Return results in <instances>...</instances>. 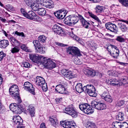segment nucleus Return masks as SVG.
Segmentation results:
<instances>
[{
  "mask_svg": "<svg viewBox=\"0 0 128 128\" xmlns=\"http://www.w3.org/2000/svg\"><path fill=\"white\" fill-rule=\"evenodd\" d=\"M66 50L67 52L72 56L77 57L82 56L80 50L76 47L70 46L66 48ZM74 62L76 64L79 65L82 64L80 60L77 57L74 59Z\"/></svg>",
  "mask_w": 128,
  "mask_h": 128,
  "instance_id": "nucleus-1",
  "label": "nucleus"
},
{
  "mask_svg": "<svg viewBox=\"0 0 128 128\" xmlns=\"http://www.w3.org/2000/svg\"><path fill=\"white\" fill-rule=\"evenodd\" d=\"M79 20V18L77 16L73 14L66 17L64 19V22L66 24L70 26L76 23Z\"/></svg>",
  "mask_w": 128,
  "mask_h": 128,
  "instance_id": "nucleus-2",
  "label": "nucleus"
},
{
  "mask_svg": "<svg viewBox=\"0 0 128 128\" xmlns=\"http://www.w3.org/2000/svg\"><path fill=\"white\" fill-rule=\"evenodd\" d=\"M22 14L25 17L31 20H36L38 19V17L36 14L35 12L32 10L26 12L24 10L21 8L20 10Z\"/></svg>",
  "mask_w": 128,
  "mask_h": 128,
  "instance_id": "nucleus-3",
  "label": "nucleus"
},
{
  "mask_svg": "<svg viewBox=\"0 0 128 128\" xmlns=\"http://www.w3.org/2000/svg\"><path fill=\"white\" fill-rule=\"evenodd\" d=\"M95 91L94 86L92 85H87L84 87V91L92 97H96L97 96Z\"/></svg>",
  "mask_w": 128,
  "mask_h": 128,
  "instance_id": "nucleus-4",
  "label": "nucleus"
},
{
  "mask_svg": "<svg viewBox=\"0 0 128 128\" xmlns=\"http://www.w3.org/2000/svg\"><path fill=\"white\" fill-rule=\"evenodd\" d=\"M41 63L46 68L52 70L56 66V64L52 60L44 57Z\"/></svg>",
  "mask_w": 128,
  "mask_h": 128,
  "instance_id": "nucleus-5",
  "label": "nucleus"
},
{
  "mask_svg": "<svg viewBox=\"0 0 128 128\" xmlns=\"http://www.w3.org/2000/svg\"><path fill=\"white\" fill-rule=\"evenodd\" d=\"M92 106L88 104L85 103L82 104L79 106V108L81 110L87 114H91L94 112Z\"/></svg>",
  "mask_w": 128,
  "mask_h": 128,
  "instance_id": "nucleus-6",
  "label": "nucleus"
},
{
  "mask_svg": "<svg viewBox=\"0 0 128 128\" xmlns=\"http://www.w3.org/2000/svg\"><path fill=\"white\" fill-rule=\"evenodd\" d=\"M64 113L71 116L72 117L76 118L77 116L78 113L71 105L65 108L64 110Z\"/></svg>",
  "mask_w": 128,
  "mask_h": 128,
  "instance_id": "nucleus-7",
  "label": "nucleus"
},
{
  "mask_svg": "<svg viewBox=\"0 0 128 128\" xmlns=\"http://www.w3.org/2000/svg\"><path fill=\"white\" fill-rule=\"evenodd\" d=\"M10 110L12 112L17 114H20L22 112V106L20 104H17L16 103L11 104L9 106Z\"/></svg>",
  "mask_w": 128,
  "mask_h": 128,
  "instance_id": "nucleus-8",
  "label": "nucleus"
},
{
  "mask_svg": "<svg viewBox=\"0 0 128 128\" xmlns=\"http://www.w3.org/2000/svg\"><path fill=\"white\" fill-rule=\"evenodd\" d=\"M23 88L24 90L28 91L33 95L35 94L34 89L31 83L28 82H25Z\"/></svg>",
  "mask_w": 128,
  "mask_h": 128,
  "instance_id": "nucleus-9",
  "label": "nucleus"
},
{
  "mask_svg": "<svg viewBox=\"0 0 128 128\" xmlns=\"http://www.w3.org/2000/svg\"><path fill=\"white\" fill-rule=\"evenodd\" d=\"M92 105V107L99 110H102L106 108V105L100 102H95Z\"/></svg>",
  "mask_w": 128,
  "mask_h": 128,
  "instance_id": "nucleus-10",
  "label": "nucleus"
},
{
  "mask_svg": "<svg viewBox=\"0 0 128 128\" xmlns=\"http://www.w3.org/2000/svg\"><path fill=\"white\" fill-rule=\"evenodd\" d=\"M66 86V84L64 83L58 84L56 86L55 90L59 93L66 94V90L65 88Z\"/></svg>",
  "mask_w": 128,
  "mask_h": 128,
  "instance_id": "nucleus-11",
  "label": "nucleus"
},
{
  "mask_svg": "<svg viewBox=\"0 0 128 128\" xmlns=\"http://www.w3.org/2000/svg\"><path fill=\"white\" fill-rule=\"evenodd\" d=\"M44 56H40L36 55L35 54H31L29 55L30 59L35 62H40L41 63Z\"/></svg>",
  "mask_w": 128,
  "mask_h": 128,
  "instance_id": "nucleus-12",
  "label": "nucleus"
},
{
  "mask_svg": "<svg viewBox=\"0 0 128 128\" xmlns=\"http://www.w3.org/2000/svg\"><path fill=\"white\" fill-rule=\"evenodd\" d=\"M114 49H111V51L110 54L112 57L114 59H116L119 55V50L115 46H112Z\"/></svg>",
  "mask_w": 128,
  "mask_h": 128,
  "instance_id": "nucleus-13",
  "label": "nucleus"
},
{
  "mask_svg": "<svg viewBox=\"0 0 128 128\" xmlns=\"http://www.w3.org/2000/svg\"><path fill=\"white\" fill-rule=\"evenodd\" d=\"M67 11L66 10H61L56 12H54V14L55 16L57 18L60 19H62L63 18L66 16Z\"/></svg>",
  "mask_w": 128,
  "mask_h": 128,
  "instance_id": "nucleus-14",
  "label": "nucleus"
},
{
  "mask_svg": "<svg viewBox=\"0 0 128 128\" xmlns=\"http://www.w3.org/2000/svg\"><path fill=\"white\" fill-rule=\"evenodd\" d=\"M52 29L53 31L58 34L62 36L63 34V32L62 30V27L57 24L54 25L52 28Z\"/></svg>",
  "mask_w": 128,
  "mask_h": 128,
  "instance_id": "nucleus-15",
  "label": "nucleus"
},
{
  "mask_svg": "<svg viewBox=\"0 0 128 128\" xmlns=\"http://www.w3.org/2000/svg\"><path fill=\"white\" fill-rule=\"evenodd\" d=\"M12 120L14 125H22L23 123V120L19 116H14Z\"/></svg>",
  "mask_w": 128,
  "mask_h": 128,
  "instance_id": "nucleus-16",
  "label": "nucleus"
},
{
  "mask_svg": "<svg viewBox=\"0 0 128 128\" xmlns=\"http://www.w3.org/2000/svg\"><path fill=\"white\" fill-rule=\"evenodd\" d=\"M45 82V80L42 77L38 76L36 77L35 83L37 85L42 87V85L44 84Z\"/></svg>",
  "mask_w": 128,
  "mask_h": 128,
  "instance_id": "nucleus-17",
  "label": "nucleus"
},
{
  "mask_svg": "<svg viewBox=\"0 0 128 128\" xmlns=\"http://www.w3.org/2000/svg\"><path fill=\"white\" fill-rule=\"evenodd\" d=\"M43 5L46 8H53L54 7L53 2L51 0H44Z\"/></svg>",
  "mask_w": 128,
  "mask_h": 128,
  "instance_id": "nucleus-18",
  "label": "nucleus"
},
{
  "mask_svg": "<svg viewBox=\"0 0 128 128\" xmlns=\"http://www.w3.org/2000/svg\"><path fill=\"white\" fill-rule=\"evenodd\" d=\"M117 25L118 27L123 32L127 31L128 30V28L126 25L120 22H118Z\"/></svg>",
  "mask_w": 128,
  "mask_h": 128,
  "instance_id": "nucleus-19",
  "label": "nucleus"
},
{
  "mask_svg": "<svg viewBox=\"0 0 128 128\" xmlns=\"http://www.w3.org/2000/svg\"><path fill=\"white\" fill-rule=\"evenodd\" d=\"M106 26L107 29L112 32H113L114 30H115L116 27V26L115 24L110 22L106 24Z\"/></svg>",
  "mask_w": 128,
  "mask_h": 128,
  "instance_id": "nucleus-20",
  "label": "nucleus"
},
{
  "mask_svg": "<svg viewBox=\"0 0 128 128\" xmlns=\"http://www.w3.org/2000/svg\"><path fill=\"white\" fill-rule=\"evenodd\" d=\"M84 73L86 75L88 76L93 77L96 74V72L94 70L86 69L84 72Z\"/></svg>",
  "mask_w": 128,
  "mask_h": 128,
  "instance_id": "nucleus-21",
  "label": "nucleus"
},
{
  "mask_svg": "<svg viewBox=\"0 0 128 128\" xmlns=\"http://www.w3.org/2000/svg\"><path fill=\"white\" fill-rule=\"evenodd\" d=\"M18 86L16 84H14L9 89L10 93L11 94H12L13 92H16V94L18 92Z\"/></svg>",
  "mask_w": 128,
  "mask_h": 128,
  "instance_id": "nucleus-22",
  "label": "nucleus"
},
{
  "mask_svg": "<svg viewBox=\"0 0 128 128\" xmlns=\"http://www.w3.org/2000/svg\"><path fill=\"white\" fill-rule=\"evenodd\" d=\"M8 45L9 42L8 40H4L0 41V48H5Z\"/></svg>",
  "mask_w": 128,
  "mask_h": 128,
  "instance_id": "nucleus-23",
  "label": "nucleus"
},
{
  "mask_svg": "<svg viewBox=\"0 0 128 128\" xmlns=\"http://www.w3.org/2000/svg\"><path fill=\"white\" fill-rule=\"evenodd\" d=\"M80 22L82 26L85 28H88L89 26L90 25V24L86 20L83 18H82L80 19Z\"/></svg>",
  "mask_w": 128,
  "mask_h": 128,
  "instance_id": "nucleus-24",
  "label": "nucleus"
},
{
  "mask_svg": "<svg viewBox=\"0 0 128 128\" xmlns=\"http://www.w3.org/2000/svg\"><path fill=\"white\" fill-rule=\"evenodd\" d=\"M76 89L77 92L80 93L84 91V87L82 88V84L80 83L78 84L76 86Z\"/></svg>",
  "mask_w": 128,
  "mask_h": 128,
  "instance_id": "nucleus-25",
  "label": "nucleus"
},
{
  "mask_svg": "<svg viewBox=\"0 0 128 128\" xmlns=\"http://www.w3.org/2000/svg\"><path fill=\"white\" fill-rule=\"evenodd\" d=\"M62 123H61V124L64 128H70L71 124H72V122L68 121L67 122H63Z\"/></svg>",
  "mask_w": 128,
  "mask_h": 128,
  "instance_id": "nucleus-26",
  "label": "nucleus"
},
{
  "mask_svg": "<svg viewBox=\"0 0 128 128\" xmlns=\"http://www.w3.org/2000/svg\"><path fill=\"white\" fill-rule=\"evenodd\" d=\"M120 85L124 86L125 84H128V78L125 77L124 78H121L120 80Z\"/></svg>",
  "mask_w": 128,
  "mask_h": 128,
  "instance_id": "nucleus-27",
  "label": "nucleus"
},
{
  "mask_svg": "<svg viewBox=\"0 0 128 128\" xmlns=\"http://www.w3.org/2000/svg\"><path fill=\"white\" fill-rule=\"evenodd\" d=\"M27 110L32 116H34V109L33 106H29L28 107Z\"/></svg>",
  "mask_w": 128,
  "mask_h": 128,
  "instance_id": "nucleus-28",
  "label": "nucleus"
},
{
  "mask_svg": "<svg viewBox=\"0 0 128 128\" xmlns=\"http://www.w3.org/2000/svg\"><path fill=\"white\" fill-rule=\"evenodd\" d=\"M49 121L50 122L51 124L54 126H56V125L58 124V120L55 118H50Z\"/></svg>",
  "mask_w": 128,
  "mask_h": 128,
  "instance_id": "nucleus-29",
  "label": "nucleus"
},
{
  "mask_svg": "<svg viewBox=\"0 0 128 128\" xmlns=\"http://www.w3.org/2000/svg\"><path fill=\"white\" fill-rule=\"evenodd\" d=\"M124 114L123 113L121 112L118 113V114L116 118V119L120 121H122L124 119Z\"/></svg>",
  "mask_w": 128,
  "mask_h": 128,
  "instance_id": "nucleus-30",
  "label": "nucleus"
},
{
  "mask_svg": "<svg viewBox=\"0 0 128 128\" xmlns=\"http://www.w3.org/2000/svg\"><path fill=\"white\" fill-rule=\"evenodd\" d=\"M87 128H97L95 124L90 122H88L86 124Z\"/></svg>",
  "mask_w": 128,
  "mask_h": 128,
  "instance_id": "nucleus-31",
  "label": "nucleus"
},
{
  "mask_svg": "<svg viewBox=\"0 0 128 128\" xmlns=\"http://www.w3.org/2000/svg\"><path fill=\"white\" fill-rule=\"evenodd\" d=\"M40 15L44 16L46 14V12L45 10L43 8H40L37 12Z\"/></svg>",
  "mask_w": 128,
  "mask_h": 128,
  "instance_id": "nucleus-32",
  "label": "nucleus"
},
{
  "mask_svg": "<svg viewBox=\"0 0 128 128\" xmlns=\"http://www.w3.org/2000/svg\"><path fill=\"white\" fill-rule=\"evenodd\" d=\"M121 122H114L112 124L113 127L114 128H120Z\"/></svg>",
  "mask_w": 128,
  "mask_h": 128,
  "instance_id": "nucleus-33",
  "label": "nucleus"
},
{
  "mask_svg": "<svg viewBox=\"0 0 128 128\" xmlns=\"http://www.w3.org/2000/svg\"><path fill=\"white\" fill-rule=\"evenodd\" d=\"M36 52H39L41 53H44L45 52L44 48L40 46L36 48Z\"/></svg>",
  "mask_w": 128,
  "mask_h": 128,
  "instance_id": "nucleus-34",
  "label": "nucleus"
},
{
  "mask_svg": "<svg viewBox=\"0 0 128 128\" xmlns=\"http://www.w3.org/2000/svg\"><path fill=\"white\" fill-rule=\"evenodd\" d=\"M89 16L95 20L98 21V22H100V21L96 16L93 14L92 12H88Z\"/></svg>",
  "mask_w": 128,
  "mask_h": 128,
  "instance_id": "nucleus-35",
  "label": "nucleus"
},
{
  "mask_svg": "<svg viewBox=\"0 0 128 128\" xmlns=\"http://www.w3.org/2000/svg\"><path fill=\"white\" fill-rule=\"evenodd\" d=\"M34 5L30 7L32 8L33 10L35 11H37L38 12V10L40 8V6L38 4H36L35 6H34Z\"/></svg>",
  "mask_w": 128,
  "mask_h": 128,
  "instance_id": "nucleus-36",
  "label": "nucleus"
},
{
  "mask_svg": "<svg viewBox=\"0 0 128 128\" xmlns=\"http://www.w3.org/2000/svg\"><path fill=\"white\" fill-rule=\"evenodd\" d=\"M64 76L68 78H74V75H73L71 72L68 71L67 73Z\"/></svg>",
  "mask_w": 128,
  "mask_h": 128,
  "instance_id": "nucleus-37",
  "label": "nucleus"
},
{
  "mask_svg": "<svg viewBox=\"0 0 128 128\" xmlns=\"http://www.w3.org/2000/svg\"><path fill=\"white\" fill-rule=\"evenodd\" d=\"M38 40L41 43L44 42L46 40V37L44 35H40L38 37Z\"/></svg>",
  "mask_w": 128,
  "mask_h": 128,
  "instance_id": "nucleus-38",
  "label": "nucleus"
},
{
  "mask_svg": "<svg viewBox=\"0 0 128 128\" xmlns=\"http://www.w3.org/2000/svg\"><path fill=\"white\" fill-rule=\"evenodd\" d=\"M24 1L29 6H31L34 5V3L31 0H24Z\"/></svg>",
  "mask_w": 128,
  "mask_h": 128,
  "instance_id": "nucleus-39",
  "label": "nucleus"
},
{
  "mask_svg": "<svg viewBox=\"0 0 128 128\" xmlns=\"http://www.w3.org/2000/svg\"><path fill=\"white\" fill-rule=\"evenodd\" d=\"M104 99L106 101L109 102H111L112 101V97L108 94L104 98Z\"/></svg>",
  "mask_w": 128,
  "mask_h": 128,
  "instance_id": "nucleus-40",
  "label": "nucleus"
},
{
  "mask_svg": "<svg viewBox=\"0 0 128 128\" xmlns=\"http://www.w3.org/2000/svg\"><path fill=\"white\" fill-rule=\"evenodd\" d=\"M33 43L35 48L40 46V42L38 40H34L33 41Z\"/></svg>",
  "mask_w": 128,
  "mask_h": 128,
  "instance_id": "nucleus-41",
  "label": "nucleus"
},
{
  "mask_svg": "<svg viewBox=\"0 0 128 128\" xmlns=\"http://www.w3.org/2000/svg\"><path fill=\"white\" fill-rule=\"evenodd\" d=\"M120 82L119 80L117 79H114L112 81V85L113 86H115L116 85H120Z\"/></svg>",
  "mask_w": 128,
  "mask_h": 128,
  "instance_id": "nucleus-42",
  "label": "nucleus"
},
{
  "mask_svg": "<svg viewBox=\"0 0 128 128\" xmlns=\"http://www.w3.org/2000/svg\"><path fill=\"white\" fill-rule=\"evenodd\" d=\"M10 39L11 41L16 45H19L20 42L18 41L14 38H11Z\"/></svg>",
  "mask_w": 128,
  "mask_h": 128,
  "instance_id": "nucleus-43",
  "label": "nucleus"
},
{
  "mask_svg": "<svg viewBox=\"0 0 128 128\" xmlns=\"http://www.w3.org/2000/svg\"><path fill=\"white\" fill-rule=\"evenodd\" d=\"M118 1L124 6H128V0H118Z\"/></svg>",
  "mask_w": 128,
  "mask_h": 128,
  "instance_id": "nucleus-44",
  "label": "nucleus"
},
{
  "mask_svg": "<svg viewBox=\"0 0 128 128\" xmlns=\"http://www.w3.org/2000/svg\"><path fill=\"white\" fill-rule=\"evenodd\" d=\"M116 40L118 41L121 42H124V39L121 36H118L117 37Z\"/></svg>",
  "mask_w": 128,
  "mask_h": 128,
  "instance_id": "nucleus-45",
  "label": "nucleus"
},
{
  "mask_svg": "<svg viewBox=\"0 0 128 128\" xmlns=\"http://www.w3.org/2000/svg\"><path fill=\"white\" fill-rule=\"evenodd\" d=\"M16 92H13L12 94H11L10 93V94L12 97L14 98H19V92H18L16 94Z\"/></svg>",
  "mask_w": 128,
  "mask_h": 128,
  "instance_id": "nucleus-46",
  "label": "nucleus"
},
{
  "mask_svg": "<svg viewBox=\"0 0 128 128\" xmlns=\"http://www.w3.org/2000/svg\"><path fill=\"white\" fill-rule=\"evenodd\" d=\"M103 7L102 6H97L96 8V12H102L103 10Z\"/></svg>",
  "mask_w": 128,
  "mask_h": 128,
  "instance_id": "nucleus-47",
  "label": "nucleus"
},
{
  "mask_svg": "<svg viewBox=\"0 0 128 128\" xmlns=\"http://www.w3.org/2000/svg\"><path fill=\"white\" fill-rule=\"evenodd\" d=\"M120 128H128V124L126 122L121 123Z\"/></svg>",
  "mask_w": 128,
  "mask_h": 128,
  "instance_id": "nucleus-48",
  "label": "nucleus"
},
{
  "mask_svg": "<svg viewBox=\"0 0 128 128\" xmlns=\"http://www.w3.org/2000/svg\"><path fill=\"white\" fill-rule=\"evenodd\" d=\"M22 66L25 68L30 67V64L28 62H23Z\"/></svg>",
  "mask_w": 128,
  "mask_h": 128,
  "instance_id": "nucleus-49",
  "label": "nucleus"
},
{
  "mask_svg": "<svg viewBox=\"0 0 128 128\" xmlns=\"http://www.w3.org/2000/svg\"><path fill=\"white\" fill-rule=\"evenodd\" d=\"M6 56L5 54H4L3 51L0 52V61L2 60Z\"/></svg>",
  "mask_w": 128,
  "mask_h": 128,
  "instance_id": "nucleus-50",
  "label": "nucleus"
},
{
  "mask_svg": "<svg viewBox=\"0 0 128 128\" xmlns=\"http://www.w3.org/2000/svg\"><path fill=\"white\" fill-rule=\"evenodd\" d=\"M42 90L46 92L48 90L47 86L46 84H44L42 86Z\"/></svg>",
  "mask_w": 128,
  "mask_h": 128,
  "instance_id": "nucleus-51",
  "label": "nucleus"
},
{
  "mask_svg": "<svg viewBox=\"0 0 128 128\" xmlns=\"http://www.w3.org/2000/svg\"><path fill=\"white\" fill-rule=\"evenodd\" d=\"M19 51V49L16 47H14L12 49L11 52L12 53L17 52Z\"/></svg>",
  "mask_w": 128,
  "mask_h": 128,
  "instance_id": "nucleus-52",
  "label": "nucleus"
},
{
  "mask_svg": "<svg viewBox=\"0 0 128 128\" xmlns=\"http://www.w3.org/2000/svg\"><path fill=\"white\" fill-rule=\"evenodd\" d=\"M124 104V102L123 100H121L117 102L116 105L117 106H120L123 105Z\"/></svg>",
  "mask_w": 128,
  "mask_h": 128,
  "instance_id": "nucleus-53",
  "label": "nucleus"
},
{
  "mask_svg": "<svg viewBox=\"0 0 128 128\" xmlns=\"http://www.w3.org/2000/svg\"><path fill=\"white\" fill-rule=\"evenodd\" d=\"M20 48L22 49L25 51L26 52L28 51V48L26 47V45L24 44H22L20 46Z\"/></svg>",
  "mask_w": 128,
  "mask_h": 128,
  "instance_id": "nucleus-54",
  "label": "nucleus"
},
{
  "mask_svg": "<svg viewBox=\"0 0 128 128\" xmlns=\"http://www.w3.org/2000/svg\"><path fill=\"white\" fill-rule=\"evenodd\" d=\"M109 94L107 91L104 92L101 95L102 98L104 99Z\"/></svg>",
  "mask_w": 128,
  "mask_h": 128,
  "instance_id": "nucleus-55",
  "label": "nucleus"
},
{
  "mask_svg": "<svg viewBox=\"0 0 128 128\" xmlns=\"http://www.w3.org/2000/svg\"><path fill=\"white\" fill-rule=\"evenodd\" d=\"M15 34L19 36H22V37L24 36V34L23 32H19L17 31L15 32Z\"/></svg>",
  "mask_w": 128,
  "mask_h": 128,
  "instance_id": "nucleus-56",
  "label": "nucleus"
},
{
  "mask_svg": "<svg viewBox=\"0 0 128 128\" xmlns=\"http://www.w3.org/2000/svg\"><path fill=\"white\" fill-rule=\"evenodd\" d=\"M68 71V70H66L65 69H63L61 70V73L63 75L65 76L66 74L67 73V72Z\"/></svg>",
  "mask_w": 128,
  "mask_h": 128,
  "instance_id": "nucleus-57",
  "label": "nucleus"
},
{
  "mask_svg": "<svg viewBox=\"0 0 128 128\" xmlns=\"http://www.w3.org/2000/svg\"><path fill=\"white\" fill-rule=\"evenodd\" d=\"M4 108L3 105H2L1 102H0V113H2Z\"/></svg>",
  "mask_w": 128,
  "mask_h": 128,
  "instance_id": "nucleus-58",
  "label": "nucleus"
},
{
  "mask_svg": "<svg viewBox=\"0 0 128 128\" xmlns=\"http://www.w3.org/2000/svg\"><path fill=\"white\" fill-rule=\"evenodd\" d=\"M112 46H113L112 45H111L110 46H109L108 48H107V49L108 51L110 52H110L111 51V49L112 48L114 49V48H112Z\"/></svg>",
  "mask_w": 128,
  "mask_h": 128,
  "instance_id": "nucleus-59",
  "label": "nucleus"
},
{
  "mask_svg": "<svg viewBox=\"0 0 128 128\" xmlns=\"http://www.w3.org/2000/svg\"><path fill=\"white\" fill-rule=\"evenodd\" d=\"M62 98H58L56 99V101L57 103H58L60 102L62 100Z\"/></svg>",
  "mask_w": 128,
  "mask_h": 128,
  "instance_id": "nucleus-60",
  "label": "nucleus"
},
{
  "mask_svg": "<svg viewBox=\"0 0 128 128\" xmlns=\"http://www.w3.org/2000/svg\"><path fill=\"white\" fill-rule=\"evenodd\" d=\"M40 128H46L45 123H42L40 125Z\"/></svg>",
  "mask_w": 128,
  "mask_h": 128,
  "instance_id": "nucleus-61",
  "label": "nucleus"
},
{
  "mask_svg": "<svg viewBox=\"0 0 128 128\" xmlns=\"http://www.w3.org/2000/svg\"><path fill=\"white\" fill-rule=\"evenodd\" d=\"M76 124L74 123H73L72 122V124H71L70 127V128H76L75 126H76Z\"/></svg>",
  "mask_w": 128,
  "mask_h": 128,
  "instance_id": "nucleus-62",
  "label": "nucleus"
},
{
  "mask_svg": "<svg viewBox=\"0 0 128 128\" xmlns=\"http://www.w3.org/2000/svg\"><path fill=\"white\" fill-rule=\"evenodd\" d=\"M112 80H107L106 81V83L108 84H110L112 85Z\"/></svg>",
  "mask_w": 128,
  "mask_h": 128,
  "instance_id": "nucleus-63",
  "label": "nucleus"
},
{
  "mask_svg": "<svg viewBox=\"0 0 128 128\" xmlns=\"http://www.w3.org/2000/svg\"><path fill=\"white\" fill-rule=\"evenodd\" d=\"M0 19L1 21H2V22H7V21H6V19H4L2 18H1Z\"/></svg>",
  "mask_w": 128,
  "mask_h": 128,
  "instance_id": "nucleus-64",
  "label": "nucleus"
}]
</instances>
